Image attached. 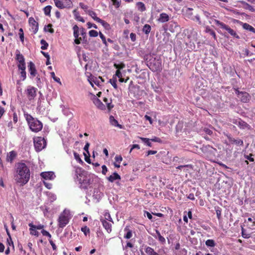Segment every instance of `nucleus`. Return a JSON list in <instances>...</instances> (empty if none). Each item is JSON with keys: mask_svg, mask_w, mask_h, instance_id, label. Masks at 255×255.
Segmentation results:
<instances>
[{"mask_svg": "<svg viewBox=\"0 0 255 255\" xmlns=\"http://www.w3.org/2000/svg\"><path fill=\"white\" fill-rule=\"evenodd\" d=\"M30 172L29 167L23 162L18 163L16 165V174L14 180L20 186L26 184L29 180Z\"/></svg>", "mask_w": 255, "mask_h": 255, "instance_id": "1", "label": "nucleus"}, {"mask_svg": "<svg viewBox=\"0 0 255 255\" xmlns=\"http://www.w3.org/2000/svg\"><path fill=\"white\" fill-rule=\"evenodd\" d=\"M146 64L153 72H160L162 70V62L160 58L153 57L151 55L147 56Z\"/></svg>", "mask_w": 255, "mask_h": 255, "instance_id": "2", "label": "nucleus"}, {"mask_svg": "<svg viewBox=\"0 0 255 255\" xmlns=\"http://www.w3.org/2000/svg\"><path fill=\"white\" fill-rule=\"evenodd\" d=\"M26 120L28 124L30 129L35 132L41 130L43 125L39 120L33 118L31 115L27 114Z\"/></svg>", "mask_w": 255, "mask_h": 255, "instance_id": "3", "label": "nucleus"}, {"mask_svg": "<svg viewBox=\"0 0 255 255\" xmlns=\"http://www.w3.org/2000/svg\"><path fill=\"white\" fill-rule=\"evenodd\" d=\"M70 217V211L65 209L60 214L58 219V224L60 228H64L69 223Z\"/></svg>", "mask_w": 255, "mask_h": 255, "instance_id": "4", "label": "nucleus"}, {"mask_svg": "<svg viewBox=\"0 0 255 255\" xmlns=\"http://www.w3.org/2000/svg\"><path fill=\"white\" fill-rule=\"evenodd\" d=\"M98 181V178L97 176L92 175H89L85 177V179H83V182L81 183L83 186V188H88V187H92V185L94 184V186L95 185H97L96 182Z\"/></svg>", "mask_w": 255, "mask_h": 255, "instance_id": "5", "label": "nucleus"}, {"mask_svg": "<svg viewBox=\"0 0 255 255\" xmlns=\"http://www.w3.org/2000/svg\"><path fill=\"white\" fill-rule=\"evenodd\" d=\"M214 22L216 25L220 26L222 29L228 31V32L233 37L236 38L237 39H240V37L237 34L236 32L233 29H231L228 25L217 19H214Z\"/></svg>", "mask_w": 255, "mask_h": 255, "instance_id": "6", "label": "nucleus"}, {"mask_svg": "<svg viewBox=\"0 0 255 255\" xmlns=\"http://www.w3.org/2000/svg\"><path fill=\"white\" fill-rule=\"evenodd\" d=\"M34 145L37 151H40L45 147L46 142L44 138L36 137L34 138Z\"/></svg>", "mask_w": 255, "mask_h": 255, "instance_id": "7", "label": "nucleus"}, {"mask_svg": "<svg viewBox=\"0 0 255 255\" xmlns=\"http://www.w3.org/2000/svg\"><path fill=\"white\" fill-rule=\"evenodd\" d=\"M101 187L99 185H95L93 191H92V197L96 202H99L103 196V193L101 190Z\"/></svg>", "mask_w": 255, "mask_h": 255, "instance_id": "8", "label": "nucleus"}, {"mask_svg": "<svg viewBox=\"0 0 255 255\" xmlns=\"http://www.w3.org/2000/svg\"><path fill=\"white\" fill-rule=\"evenodd\" d=\"M15 59L18 63L17 64L18 69H21V68L26 67L24 57L18 50H16Z\"/></svg>", "mask_w": 255, "mask_h": 255, "instance_id": "9", "label": "nucleus"}, {"mask_svg": "<svg viewBox=\"0 0 255 255\" xmlns=\"http://www.w3.org/2000/svg\"><path fill=\"white\" fill-rule=\"evenodd\" d=\"M37 89L34 87L29 86L26 90L27 97L29 100H32L34 99L36 96Z\"/></svg>", "mask_w": 255, "mask_h": 255, "instance_id": "10", "label": "nucleus"}, {"mask_svg": "<svg viewBox=\"0 0 255 255\" xmlns=\"http://www.w3.org/2000/svg\"><path fill=\"white\" fill-rule=\"evenodd\" d=\"M233 123L238 126L241 129H251V126L241 119L234 120Z\"/></svg>", "mask_w": 255, "mask_h": 255, "instance_id": "11", "label": "nucleus"}, {"mask_svg": "<svg viewBox=\"0 0 255 255\" xmlns=\"http://www.w3.org/2000/svg\"><path fill=\"white\" fill-rule=\"evenodd\" d=\"M55 5L59 8L63 9L67 7H70L71 4L70 0H65L66 3H64L60 0H53Z\"/></svg>", "mask_w": 255, "mask_h": 255, "instance_id": "12", "label": "nucleus"}, {"mask_svg": "<svg viewBox=\"0 0 255 255\" xmlns=\"http://www.w3.org/2000/svg\"><path fill=\"white\" fill-rule=\"evenodd\" d=\"M28 68L30 75V78L31 79H33L37 74V71L36 70L35 64L31 61L29 62L28 63Z\"/></svg>", "mask_w": 255, "mask_h": 255, "instance_id": "13", "label": "nucleus"}, {"mask_svg": "<svg viewBox=\"0 0 255 255\" xmlns=\"http://www.w3.org/2000/svg\"><path fill=\"white\" fill-rule=\"evenodd\" d=\"M40 176L45 180H53L56 177L54 173L52 171L43 172L41 173Z\"/></svg>", "mask_w": 255, "mask_h": 255, "instance_id": "14", "label": "nucleus"}, {"mask_svg": "<svg viewBox=\"0 0 255 255\" xmlns=\"http://www.w3.org/2000/svg\"><path fill=\"white\" fill-rule=\"evenodd\" d=\"M101 221L104 228L106 230L107 232L109 233H111L112 231V224L110 222L104 220L103 218L101 219Z\"/></svg>", "mask_w": 255, "mask_h": 255, "instance_id": "15", "label": "nucleus"}, {"mask_svg": "<svg viewBox=\"0 0 255 255\" xmlns=\"http://www.w3.org/2000/svg\"><path fill=\"white\" fill-rule=\"evenodd\" d=\"M238 98H239L242 102L247 103L250 101L251 97L248 93L243 92V93L241 94L240 96H239Z\"/></svg>", "mask_w": 255, "mask_h": 255, "instance_id": "16", "label": "nucleus"}, {"mask_svg": "<svg viewBox=\"0 0 255 255\" xmlns=\"http://www.w3.org/2000/svg\"><path fill=\"white\" fill-rule=\"evenodd\" d=\"M93 103L94 104L100 109L104 110L105 109V105L103 103L95 96H94L93 99Z\"/></svg>", "mask_w": 255, "mask_h": 255, "instance_id": "17", "label": "nucleus"}, {"mask_svg": "<svg viewBox=\"0 0 255 255\" xmlns=\"http://www.w3.org/2000/svg\"><path fill=\"white\" fill-rule=\"evenodd\" d=\"M29 22L30 24H31L32 26V29L33 30V33H36L38 30L37 23L36 22V21L33 17H30L29 18Z\"/></svg>", "mask_w": 255, "mask_h": 255, "instance_id": "18", "label": "nucleus"}, {"mask_svg": "<svg viewBox=\"0 0 255 255\" xmlns=\"http://www.w3.org/2000/svg\"><path fill=\"white\" fill-rule=\"evenodd\" d=\"M169 20V15L165 13H161L160 14L159 18L157 20L161 23H164L167 22Z\"/></svg>", "mask_w": 255, "mask_h": 255, "instance_id": "19", "label": "nucleus"}, {"mask_svg": "<svg viewBox=\"0 0 255 255\" xmlns=\"http://www.w3.org/2000/svg\"><path fill=\"white\" fill-rule=\"evenodd\" d=\"M177 169L183 170L185 172L189 173V169H192L193 166L191 164L179 165L176 167Z\"/></svg>", "mask_w": 255, "mask_h": 255, "instance_id": "20", "label": "nucleus"}, {"mask_svg": "<svg viewBox=\"0 0 255 255\" xmlns=\"http://www.w3.org/2000/svg\"><path fill=\"white\" fill-rule=\"evenodd\" d=\"M109 181L114 182L115 180H120L121 176L117 172H114L112 175L107 178Z\"/></svg>", "mask_w": 255, "mask_h": 255, "instance_id": "21", "label": "nucleus"}, {"mask_svg": "<svg viewBox=\"0 0 255 255\" xmlns=\"http://www.w3.org/2000/svg\"><path fill=\"white\" fill-rule=\"evenodd\" d=\"M241 2L243 4V8L248 9L251 12H255V8L248 3L244 1H242Z\"/></svg>", "mask_w": 255, "mask_h": 255, "instance_id": "22", "label": "nucleus"}, {"mask_svg": "<svg viewBox=\"0 0 255 255\" xmlns=\"http://www.w3.org/2000/svg\"><path fill=\"white\" fill-rule=\"evenodd\" d=\"M16 155V153L14 151H11L9 152L6 157V160L9 162H12L14 158L15 157Z\"/></svg>", "mask_w": 255, "mask_h": 255, "instance_id": "23", "label": "nucleus"}, {"mask_svg": "<svg viewBox=\"0 0 255 255\" xmlns=\"http://www.w3.org/2000/svg\"><path fill=\"white\" fill-rule=\"evenodd\" d=\"M73 13L74 14L75 19H76L78 21H81L82 22H85V20L84 19V18L80 15L79 12L76 9H74L73 11Z\"/></svg>", "mask_w": 255, "mask_h": 255, "instance_id": "24", "label": "nucleus"}, {"mask_svg": "<svg viewBox=\"0 0 255 255\" xmlns=\"http://www.w3.org/2000/svg\"><path fill=\"white\" fill-rule=\"evenodd\" d=\"M87 13L92 18L97 21V22L99 21L98 19H100L99 17L97 16L96 12L91 9H89L87 11Z\"/></svg>", "mask_w": 255, "mask_h": 255, "instance_id": "25", "label": "nucleus"}, {"mask_svg": "<svg viewBox=\"0 0 255 255\" xmlns=\"http://www.w3.org/2000/svg\"><path fill=\"white\" fill-rule=\"evenodd\" d=\"M229 141L232 143H235V144L237 145H243L244 144V142L243 140H241L240 139H235L234 138L230 137L229 138Z\"/></svg>", "mask_w": 255, "mask_h": 255, "instance_id": "26", "label": "nucleus"}, {"mask_svg": "<svg viewBox=\"0 0 255 255\" xmlns=\"http://www.w3.org/2000/svg\"><path fill=\"white\" fill-rule=\"evenodd\" d=\"M110 124L115 126V127H119L120 128H122V126L120 124H118V121L114 118V117L112 116H111L110 117Z\"/></svg>", "mask_w": 255, "mask_h": 255, "instance_id": "27", "label": "nucleus"}, {"mask_svg": "<svg viewBox=\"0 0 255 255\" xmlns=\"http://www.w3.org/2000/svg\"><path fill=\"white\" fill-rule=\"evenodd\" d=\"M243 27L244 29L247 30L249 31L255 33V29L252 25L248 23H244L243 24Z\"/></svg>", "mask_w": 255, "mask_h": 255, "instance_id": "28", "label": "nucleus"}, {"mask_svg": "<svg viewBox=\"0 0 255 255\" xmlns=\"http://www.w3.org/2000/svg\"><path fill=\"white\" fill-rule=\"evenodd\" d=\"M145 252L147 255H159L152 248L149 247H146Z\"/></svg>", "mask_w": 255, "mask_h": 255, "instance_id": "29", "label": "nucleus"}, {"mask_svg": "<svg viewBox=\"0 0 255 255\" xmlns=\"http://www.w3.org/2000/svg\"><path fill=\"white\" fill-rule=\"evenodd\" d=\"M136 7L140 12H143L146 10L145 4L142 2H138L136 3Z\"/></svg>", "mask_w": 255, "mask_h": 255, "instance_id": "30", "label": "nucleus"}, {"mask_svg": "<svg viewBox=\"0 0 255 255\" xmlns=\"http://www.w3.org/2000/svg\"><path fill=\"white\" fill-rule=\"evenodd\" d=\"M124 231L127 232L126 234L124 235V238L127 239H130L132 236V231L128 227L125 228Z\"/></svg>", "mask_w": 255, "mask_h": 255, "instance_id": "31", "label": "nucleus"}, {"mask_svg": "<svg viewBox=\"0 0 255 255\" xmlns=\"http://www.w3.org/2000/svg\"><path fill=\"white\" fill-rule=\"evenodd\" d=\"M205 31L206 33H209L211 35H212L214 37V39H216V33L214 30L211 29L209 26H206Z\"/></svg>", "mask_w": 255, "mask_h": 255, "instance_id": "32", "label": "nucleus"}, {"mask_svg": "<svg viewBox=\"0 0 255 255\" xmlns=\"http://www.w3.org/2000/svg\"><path fill=\"white\" fill-rule=\"evenodd\" d=\"M104 102L106 104L108 109L111 110L113 107V105L112 104V100L108 99V98H105L104 99Z\"/></svg>", "mask_w": 255, "mask_h": 255, "instance_id": "33", "label": "nucleus"}, {"mask_svg": "<svg viewBox=\"0 0 255 255\" xmlns=\"http://www.w3.org/2000/svg\"><path fill=\"white\" fill-rule=\"evenodd\" d=\"M205 245L208 248H209V247L214 248L216 246V243H215V242L213 240L209 239L206 241Z\"/></svg>", "mask_w": 255, "mask_h": 255, "instance_id": "34", "label": "nucleus"}, {"mask_svg": "<svg viewBox=\"0 0 255 255\" xmlns=\"http://www.w3.org/2000/svg\"><path fill=\"white\" fill-rule=\"evenodd\" d=\"M73 31H74V36L75 38H77L79 35V32L80 29L78 26L77 25H75L73 27Z\"/></svg>", "mask_w": 255, "mask_h": 255, "instance_id": "35", "label": "nucleus"}, {"mask_svg": "<svg viewBox=\"0 0 255 255\" xmlns=\"http://www.w3.org/2000/svg\"><path fill=\"white\" fill-rule=\"evenodd\" d=\"M98 20L99 21L98 22L100 23L106 29L109 30L110 29V25L108 22L101 19H99Z\"/></svg>", "mask_w": 255, "mask_h": 255, "instance_id": "36", "label": "nucleus"}, {"mask_svg": "<svg viewBox=\"0 0 255 255\" xmlns=\"http://www.w3.org/2000/svg\"><path fill=\"white\" fill-rule=\"evenodd\" d=\"M140 139L142 141L143 143H144L146 145L151 147L152 146L151 141V140L145 137H140Z\"/></svg>", "mask_w": 255, "mask_h": 255, "instance_id": "37", "label": "nucleus"}, {"mask_svg": "<svg viewBox=\"0 0 255 255\" xmlns=\"http://www.w3.org/2000/svg\"><path fill=\"white\" fill-rule=\"evenodd\" d=\"M26 67L24 68H21V69H18L19 70H20V76L22 78V80L24 81L26 78V73L25 71Z\"/></svg>", "mask_w": 255, "mask_h": 255, "instance_id": "38", "label": "nucleus"}, {"mask_svg": "<svg viewBox=\"0 0 255 255\" xmlns=\"http://www.w3.org/2000/svg\"><path fill=\"white\" fill-rule=\"evenodd\" d=\"M151 30V26L147 24H145L142 28V31L146 34H149Z\"/></svg>", "mask_w": 255, "mask_h": 255, "instance_id": "39", "label": "nucleus"}, {"mask_svg": "<svg viewBox=\"0 0 255 255\" xmlns=\"http://www.w3.org/2000/svg\"><path fill=\"white\" fill-rule=\"evenodd\" d=\"M109 82L115 89L118 88V86L117 85V79L116 78V77H113L112 79L110 80Z\"/></svg>", "mask_w": 255, "mask_h": 255, "instance_id": "40", "label": "nucleus"}, {"mask_svg": "<svg viewBox=\"0 0 255 255\" xmlns=\"http://www.w3.org/2000/svg\"><path fill=\"white\" fill-rule=\"evenodd\" d=\"M40 43L41 44V48L42 50H45L47 48L48 46V44L47 43V42L44 40V39H42L40 41Z\"/></svg>", "mask_w": 255, "mask_h": 255, "instance_id": "41", "label": "nucleus"}, {"mask_svg": "<svg viewBox=\"0 0 255 255\" xmlns=\"http://www.w3.org/2000/svg\"><path fill=\"white\" fill-rule=\"evenodd\" d=\"M156 234H157V236L158 237V240L160 242H161L162 243H164L165 242V238L161 235L160 232L158 230H156Z\"/></svg>", "mask_w": 255, "mask_h": 255, "instance_id": "42", "label": "nucleus"}, {"mask_svg": "<svg viewBox=\"0 0 255 255\" xmlns=\"http://www.w3.org/2000/svg\"><path fill=\"white\" fill-rule=\"evenodd\" d=\"M18 34H19V38H20L21 42L22 43H23L24 36V33H23V30L22 28H20L19 29V33H18Z\"/></svg>", "mask_w": 255, "mask_h": 255, "instance_id": "43", "label": "nucleus"}, {"mask_svg": "<svg viewBox=\"0 0 255 255\" xmlns=\"http://www.w3.org/2000/svg\"><path fill=\"white\" fill-rule=\"evenodd\" d=\"M50 75H51V77L53 79V80L55 82L59 83L60 85L61 84V82L60 81V78L55 76V73L54 72H51Z\"/></svg>", "mask_w": 255, "mask_h": 255, "instance_id": "44", "label": "nucleus"}, {"mask_svg": "<svg viewBox=\"0 0 255 255\" xmlns=\"http://www.w3.org/2000/svg\"><path fill=\"white\" fill-rule=\"evenodd\" d=\"M51 9V6L50 5H47L44 8V13L46 15H49L50 13Z\"/></svg>", "mask_w": 255, "mask_h": 255, "instance_id": "45", "label": "nucleus"}, {"mask_svg": "<svg viewBox=\"0 0 255 255\" xmlns=\"http://www.w3.org/2000/svg\"><path fill=\"white\" fill-rule=\"evenodd\" d=\"M28 226H29V227H30L31 228H33L34 229H38V230H41L43 228V226L42 225H39L38 226H36V225H34L32 223H29L28 224Z\"/></svg>", "mask_w": 255, "mask_h": 255, "instance_id": "46", "label": "nucleus"}, {"mask_svg": "<svg viewBox=\"0 0 255 255\" xmlns=\"http://www.w3.org/2000/svg\"><path fill=\"white\" fill-rule=\"evenodd\" d=\"M104 220H106V221L110 222H113L112 219L111 217L110 214L109 213H105V214L104 215Z\"/></svg>", "mask_w": 255, "mask_h": 255, "instance_id": "47", "label": "nucleus"}, {"mask_svg": "<svg viewBox=\"0 0 255 255\" xmlns=\"http://www.w3.org/2000/svg\"><path fill=\"white\" fill-rule=\"evenodd\" d=\"M99 36L100 37V38H101L102 40V42L103 43L106 45V46H107L108 44H107V41L106 40V37L105 36L103 35V34L100 32L99 33Z\"/></svg>", "mask_w": 255, "mask_h": 255, "instance_id": "48", "label": "nucleus"}, {"mask_svg": "<svg viewBox=\"0 0 255 255\" xmlns=\"http://www.w3.org/2000/svg\"><path fill=\"white\" fill-rule=\"evenodd\" d=\"M7 234L9 236V238L7 239V243L8 246H12L13 248H14L13 242L12 241V239L11 238V237L9 234V233L7 232Z\"/></svg>", "mask_w": 255, "mask_h": 255, "instance_id": "49", "label": "nucleus"}, {"mask_svg": "<svg viewBox=\"0 0 255 255\" xmlns=\"http://www.w3.org/2000/svg\"><path fill=\"white\" fill-rule=\"evenodd\" d=\"M74 156L75 159L79 163H83L82 160L81 159L80 155L77 152H74Z\"/></svg>", "mask_w": 255, "mask_h": 255, "instance_id": "50", "label": "nucleus"}, {"mask_svg": "<svg viewBox=\"0 0 255 255\" xmlns=\"http://www.w3.org/2000/svg\"><path fill=\"white\" fill-rule=\"evenodd\" d=\"M89 35L91 37H97L98 35V32L95 30H91L89 32Z\"/></svg>", "mask_w": 255, "mask_h": 255, "instance_id": "51", "label": "nucleus"}, {"mask_svg": "<svg viewBox=\"0 0 255 255\" xmlns=\"http://www.w3.org/2000/svg\"><path fill=\"white\" fill-rule=\"evenodd\" d=\"M253 156V154H250V155H244V157L247 159L249 160L251 162L254 161V158L252 157Z\"/></svg>", "mask_w": 255, "mask_h": 255, "instance_id": "52", "label": "nucleus"}, {"mask_svg": "<svg viewBox=\"0 0 255 255\" xmlns=\"http://www.w3.org/2000/svg\"><path fill=\"white\" fill-rule=\"evenodd\" d=\"M81 231L84 233V234L86 236L90 233V229L87 226L82 227L81 228Z\"/></svg>", "mask_w": 255, "mask_h": 255, "instance_id": "53", "label": "nucleus"}, {"mask_svg": "<svg viewBox=\"0 0 255 255\" xmlns=\"http://www.w3.org/2000/svg\"><path fill=\"white\" fill-rule=\"evenodd\" d=\"M114 67L117 69V70H120L125 67V65L123 63H121L120 64H115Z\"/></svg>", "mask_w": 255, "mask_h": 255, "instance_id": "54", "label": "nucleus"}, {"mask_svg": "<svg viewBox=\"0 0 255 255\" xmlns=\"http://www.w3.org/2000/svg\"><path fill=\"white\" fill-rule=\"evenodd\" d=\"M114 5L115 6L116 8L119 7L120 6V1L119 0H111Z\"/></svg>", "mask_w": 255, "mask_h": 255, "instance_id": "55", "label": "nucleus"}, {"mask_svg": "<svg viewBox=\"0 0 255 255\" xmlns=\"http://www.w3.org/2000/svg\"><path fill=\"white\" fill-rule=\"evenodd\" d=\"M122 76H122V74L120 70H117L116 71L115 75H114L113 76V77H116V79H117V77L119 78V79L121 78V77H122Z\"/></svg>", "mask_w": 255, "mask_h": 255, "instance_id": "56", "label": "nucleus"}, {"mask_svg": "<svg viewBox=\"0 0 255 255\" xmlns=\"http://www.w3.org/2000/svg\"><path fill=\"white\" fill-rule=\"evenodd\" d=\"M43 184L45 185V186L48 189H50L52 188V185L51 183H49L46 181H43Z\"/></svg>", "mask_w": 255, "mask_h": 255, "instance_id": "57", "label": "nucleus"}, {"mask_svg": "<svg viewBox=\"0 0 255 255\" xmlns=\"http://www.w3.org/2000/svg\"><path fill=\"white\" fill-rule=\"evenodd\" d=\"M30 230L31 231L30 234L32 235L38 236V233L36 230V229L30 227Z\"/></svg>", "mask_w": 255, "mask_h": 255, "instance_id": "58", "label": "nucleus"}, {"mask_svg": "<svg viewBox=\"0 0 255 255\" xmlns=\"http://www.w3.org/2000/svg\"><path fill=\"white\" fill-rule=\"evenodd\" d=\"M87 25H88V28H91L92 27H93V28H94L95 29L97 28V26L95 24L92 23H91L90 22H88L87 23Z\"/></svg>", "mask_w": 255, "mask_h": 255, "instance_id": "59", "label": "nucleus"}, {"mask_svg": "<svg viewBox=\"0 0 255 255\" xmlns=\"http://www.w3.org/2000/svg\"><path fill=\"white\" fill-rule=\"evenodd\" d=\"M41 233L44 236H47L49 238H51V235L50 234V233L49 232H48L47 231L44 230H43L41 231Z\"/></svg>", "mask_w": 255, "mask_h": 255, "instance_id": "60", "label": "nucleus"}, {"mask_svg": "<svg viewBox=\"0 0 255 255\" xmlns=\"http://www.w3.org/2000/svg\"><path fill=\"white\" fill-rule=\"evenodd\" d=\"M115 159L116 162H117L119 163H120L122 161L123 158L120 155H117V156H116V157L115 158Z\"/></svg>", "mask_w": 255, "mask_h": 255, "instance_id": "61", "label": "nucleus"}, {"mask_svg": "<svg viewBox=\"0 0 255 255\" xmlns=\"http://www.w3.org/2000/svg\"><path fill=\"white\" fill-rule=\"evenodd\" d=\"M89 146H90V143L88 142H86V143L84 147V150L85 151H86L89 155V152L88 151V149H89Z\"/></svg>", "mask_w": 255, "mask_h": 255, "instance_id": "62", "label": "nucleus"}, {"mask_svg": "<svg viewBox=\"0 0 255 255\" xmlns=\"http://www.w3.org/2000/svg\"><path fill=\"white\" fill-rule=\"evenodd\" d=\"M102 172L103 174L105 175L108 171V168L105 165H103L102 166Z\"/></svg>", "mask_w": 255, "mask_h": 255, "instance_id": "63", "label": "nucleus"}, {"mask_svg": "<svg viewBox=\"0 0 255 255\" xmlns=\"http://www.w3.org/2000/svg\"><path fill=\"white\" fill-rule=\"evenodd\" d=\"M80 5L81 6V7L84 9L86 12L87 13V11L88 10V6L87 5H85L84 4V3H80Z\"/></svg>", "mask_w": 255, "mask_h": 255, "instance_id": "64", "label": "nucleus"}]
</instances>
